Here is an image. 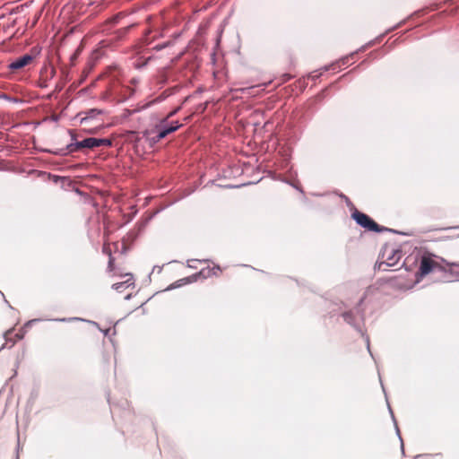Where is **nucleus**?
<instances>
[{"label": "nucleus", "instance_id": "nucleus-1", "mask_svg": "<svg viewBox=\"0 0 459 459\" xmlns=\"http://www.w3.org/2000/svg\"><path fill=\"white\" fill-rule=\"evenodd\" d=\"M459 264L446 263L443 258H440L433 254L425 253L420 257V267L417 275L420 278L433 273L434 271H446V265L449 266L448 271L452 274H459Z\"/></svg>", "mask_w": 459, "mask_h": 459}, {"label": "nucleus", "instance_id": "nucleus-2", "mask_svg": "<svg viewBox=\"0 0 459 459\" xmlns=\"http://www.w3.org/2000/svg\"><path fill=\"white\" fill-rule=\"evenodd\" d=\"M402 258V251L393 246H385L377 263L378 270L386 271L388 267L396 265Z\"/></svg>", "mask_w": 459, "mask_h": 459}, {"label": "nucleus", "instance_id": "nucleus-3", "mask_svg": "<svg viewBox=\"0 0 459 459\" xmlns=\"http://www.w3.org/2000/svg\"><path fill=\"white\" fill-rule=\"evenodd\" d=\"M111 145H112V141L110 139H106V138L100 139V138L89 137L82 141L76 142L75 143L69 144L67 146V149L69 150L70 152H78L83 148L92 150V149L99 148L101 146L110 147Z\"/></svg>", "mask_w": 459, "mask_h": 459}, {"label": "nucleus", "instance_id": "nucleus-4", "mask_svg": "<svg viewBox=\"0 0 459 459\" xmlns=\"http://www.w3.org/2000/svg\"><path fill=\"white\" fill-rule=\"evenodd\" d=\"M351 218L362 228L368 231L381 232L384 229L373 221L368 215L358 210L351 213Z\"/></svg>", "mask_w": 459, "mask_h": 459}, {"label": "nucleus", "instance_id": "nucleus-5", "mask_svg": "<svg viewBox=\"0 0 459 459\" xmlns=\"http://www.w3.org/2000/svg\"><path fill=\"white\" fill-rule=\"evenodd\" d=\"M221 269L220 266L218 265H214L212 267H206V268H203L198 273L193 275L192 277H186V278H183L179 281H178L176 282V287H179V286H182L184 284H186L188 282H190L193 279V281L196 280V278L198 276H202L204 278H208V277H212V276H220L221 274Z\"/></svg>", "mask_w": 459, "mask_h": 459}, {"label": "nucleus", "instance_id": "nucleus-6", "mask_svg": "<svg viewBox=\"0 0 459 459\" xmlns=\"http://www.w3.org/2000/svg\"><path fill=\"white\" fill-rule=\"evenodd\" d=\"M181 124H179L178 121L173 122L171 126H165L162 124L158 126L157 128V134L155 136L152 137V140L157 143L160 141L161 139L165 138L168 134L177 131L179 127H181Z\"/></svg>", "mask_w": 459, "mask_h": 459}, {"label": "nucleus", "instance_id": "nucleus-7", "mask_svg": "<svg viewBox=\"0 0 459 459\" xmlns=\"http://www.w3.org/2000/svg\"><path fill=\"white\" fill-rule=\"evenodd\" d=\"M33 58L34 57L31 55L26 54L10 63L8 65V68L12 71L20 70L25 67L26 65H30L32 62Z\"/></svg>", "mask_w": 459, "mask_h": 459}, {"label": "nucleus", "instance_id": "nucleus-8", "mask_svg": "<svg viewBox=\"0 0 459 459\" xmlns=\"http://www.w3.org/2000/svg\"><path fill=\"white\" fill-rule=\"evenodd\" d=\"M5 342L3 344L1 349L12 348L17 340H20L22 336L13 331H7L4 334Z\"/></svg>", "mask_w": 459, "mask_h": 459}, {"label": "nucleus", "instance_id": "nucleus-9", "mask_svg": "<svg viewBox=\"0 0 459 459\" xmlns=\"http://www.w3.org/2000/svg\"><path fill=\"white\" fill-rule=\"evenodd\" d=\"M121 277L125 278V281L120 282H116L113 284V288L117 290L122 289L125 284H127V286L134 285V276L131 273H126L124 275H121Z\"/></svg>", "mask_w": 459, "mask_h": 459}, {"label": "nucleus", "instance_id": "nucleus-10", "mask_svg": "<svg viewBox=\"0 0 459 459\" xmlns=\"http://www.w3.org/2000/svg\"><path fill=\"white\" fill-rule=\"evenodd\" d=\"M107 75L110 78V80H117L120 75V69L117 66L109 67Z\"/></svg>", "mask_w": 459, "mask_h": 459}, {"label": "nucleus", "instance_id": "nucleus-11", "mask_svg": "<svg viewBox=\"0 0 459 459\" xmlns=\"http://www.w3.org/2000/svg\"><path fill=\"white\" fill-rule=\"evenodd\" d=\"M342 316L343 317L344 321L347 322L348 324H353L354 316L351 311L342 313Z\"/></svg>", "mask_w": 459, "mask_h": 459}, {"label": "nucleus", "instance_id": "nucleus-12", "mask_svg": "<svg viewBox=\"0 0 459 459\" xmlns=\"http://www.w3.org/2000/svg\"><path fill=\"white\" fill-rule=\"evenodd\" d=\"M101 110L93 108L88 112V117L82 118V122H85L90 117H93L95 114H100Z\"/></svg>", "mask_w": 459, "mask_h": 459}, {"label": "nucleus", "instance_id": "nucleus-13", "mask_svg": "<svg viewBox=\"0 0 459 459\" xmlns=\"http://www.w3.org/2000/svg\"><path fill=\"white\" fill-rule=\"evenodd\" d=\"M102 252L105 255H108V257L112 256L111 255V248H110L109 244H108V243H104L103 247H102Z\"/></svg>", "mask_w": 459, "mask_h": 459}, {"label": "nucleus", "instance_id": "nucleus-14", "mask_svg": "<svg viewBox=\"0 0 459 459\" xmlns=\"http://www.w3.org/2000/svg\"><path fill=\"white\" fill-rule=\"evenodd\" d=\"M179 108L170 111L167 117H165V119L162 121V124L165 123L169 118L172 117L173 116L176 115V113L178 111Z\"/></svg>", "mask_w": 459, "mask_h": 459}, {"label": "nucleus", "instance_id": "nucleus-15", "mask_svg": "<svg viewBox=\"0 0 459 459\" xmlns=\"http://www.w3.org/2000/svg\"><path fill=\"white\" fill-rule=\"evenodd\" d=\"M108 268V270L110 272L115 270V267H114V258L112 256L109 257Z\"/></svg>", "mask_w": 459, "mask_h": 459}, {"label": "nucleus", "instance_id": "nucleus-16", "mask_svg": "<svg viewBox=\"0 0 459 459\" xmlns=\"http://www.w3.org/2000/svg\"><path fill=\"white\" fill-rule=\"evenodd\" d=\"M108 94H109V95H114V94H116V93H117V84H115V83H114V84H113V85H112V86L108 90Z\"/></svg>", "mask_w": 459, "mask_h": 459}, {"label": "nucleus", "instance_id": "nucleus-17", "mask_svg": "<svg viewBox=\"0 0 459 459\" xmlns=\"http://www.w3.org/2000/svg\"><path fill=\"white\" fill-rule=\"evenodd\" d=\"M165 47V45H157L153 48L155 50H160Z\"/></svg>", "mask_w": 459, "mask_h": 459}, {"label": "nucleus", "instance_id": "nucleus-18", "mask_svg": "<svg viewBox=\"0 0 459 459\" xmlns=\"http://www.w3.org/2000/svg\"><path fill=\"white\" fill-rule=\"evenodd\" d=\"M132 27H133V25H131V26H127V27L124 28V29H123V32H124V33H126V32H127V31H128Z\"/></svg>", "mask_w": 459, "mask_h": 459}, {"label": "nucleus", "instance_id": "nucleus-19", "mask_svg": "<svg viewBox=\"0 0 459 459\" xmlns=\"http://www.w3.org/2000/svg\"><path fill=\"white\" fill-rule=\"evenodd\" d=\"M119 16H120L119 14H118V15H117V16H115V17L113 18V22H117V21L118 20Z\"/></svg>", "mask_w": 459, "mask_h": 459}, {"label": "nucleus", "instance_id": "nucleus-20", "mask_svg": "<svg viewBox=\"0 0 459 459\" xmlns=\"http://www.w3.org/2000/svg\"><path fill=\"white\" fill-rule=\"evenodd\" d=\"M249 88H245V89H239L240 91H247ZM236 91H238V90H236Z\"/></svg>", "mask_w": 459, "mask_h": 459}, {"label": "nucleus", "instance_id": "nucleus-21", "mask_svg": "<svg viewBox=\"0 0 459 459\" xmlns=\"http://www.w3.org/2000/svg\"><path fill=\"white\" fill-rule=\"evenodd\" d=\"M457 266H459V264Z\"/></svg>", "mask_w": 459, "mask_h": 459}]
</instances>
